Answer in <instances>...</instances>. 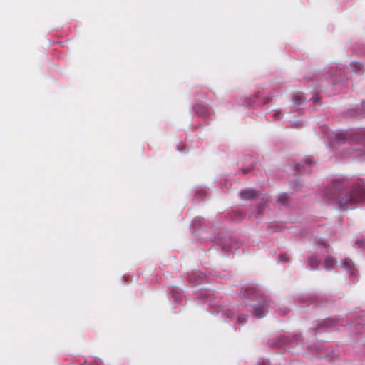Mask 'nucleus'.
<instances>
[{
    "mask_svg": "<svg viewBox=\"0 0 365 365\" xmlns=\"http://www.w3.org/2000/svg\"><path fill=\"white\" fill-rule=\"evenodd\" d=\"M347 184L344 178L336 179L324 189L323 195L329 200H339L341 209H354L365 202V183L363 180H359L349 190H344Z\"/></svg>",
    "mask_w": 365,
    "mask_h": 365,
    "instance_id": "nucleus-1",
    "label": "nucleus"
},
{
    "mask_svg": "<svg viewBox=\"0 0 365 365\" xmlns=\"http://www.w3.org/2000/svg\"><path fill=\"white\" fill-rule=\"evenodd\" d=\"M334 140L338 145H344L348 141L352 146L348 155L361 161L365 160V129L354 132L338 131L334 134Z\"/></svg>",
    "mask_w": 365,
    "mask_h": 365,
    "instance_id": "nucleus-2",
    "label": "nucleus"
},
{
    "mask_svg": "<svg viewBox=\"0 0 365 365\" xmlns=\"http://www.w3.org/2000/svg\"><path fill=\"white\" fill-rule=\"evenodd\" d=\"M301 334L294 336H277L268 341V345L271 347L280 349L287 344H291L299 341Z\"/></svg>",
    "mask_w": 365,
    "mask_h": 365,
    "instance_id": "nucleus-3",
    "label": "nucleus"
},
{
    "mask_svg": "<svg viewBox=\"0 0 365 365\" xmlns=\"http://www.w3.org/2000/svg\"><path fill=\"white\" fill-rule=\"evenodd\" d=\"M240 295L244 299H255L262 296V290L259 286L249 284L242 287Z\"/></svg>",
    "mask_w": 365,
    "mask_h": 365,
    "instance_id": "nucleus-4",
    "label": "nucleus"
},
{
    "mask_svg": "<svg viewBox=\"0 0 365 365\" xmlns=\"http://www.w3.org/2000/svg\"><path fill=\"white\" fill-rule=\"evenodd\" d=\"M327 78H329L330 82L334 85L343 83L347 79L344 70L339 67H331L327 73Z\"/></svg>",
    "mask_w": 365,
    "mask_h": 365,
    "instance_id": "nucleus-5",
    "label": "nucleus"
},
{
    "mask_svg": "<svg viewBox=\"0 0 365 365\" xmlns=\"http://www.w3.org/2000/svg\"><path fill=\"white\" fill-rule=\"evenodd\" d=\"M269 98L262 97L259 93H257L255 96L246 98L245 102L243 103L242 105L245 106V107L255 108L267 103V102H269Z\"/></svg>",
    "mask_w": 365,
    "mask_h": 365,
    "instance_id": "nucleus-6",
    "label": "nucleus"
},
{
    "mask_svg": "<svg viewBox=\"0 0 365 365\" xmlns=\"http://www.w3.org/2000/svg\"><path fill=\"white\" fill-rule=\"evenodd\" d=\"M202 297L205 298L206 302L210 306V309H214L213 312L215 311L217 312V310L222 309L221 307V304L220 303V299H217V296L215 293L212 292H207L202 294Z\"/></svg>",
    "mask_w": 365,
    "mask_h": 365,
    "instance_id": "nucleus-7",
    "label": "nucleus"
},
{
    "mask_svg": "<svg viewBox=\"0 0 365 365\" xmlns=\"http://www.w3.org/2000/svg\"><path fill=\"white\" fill-rule=\"evenodd\" d=\"M219 243L222 249L225 252L230 251L232 249L237 250L239 247L238 242L230 236L219 239Z\"/></svg>",
    "mask_w": 365,
    "mask_h": 365,
    "instance_id": "nucleus-8",
    "label": "nucleus"
},
{
    "mask_svg": "<svg viewBox=\"0 0 365 365\" xmlns=\"http://www.w3.org/2000/svg\"><path fill=\"white\" fill-rule=\"evenodd\" d=\"M269 304L266 302H259L252 306L251 312L254 317L261 319L264 317L267 312V307Z\"/></svg>",
    "mask_w": 365,
    "mask_h": 365,
    "instance_id": "nucleus-9",
    "label": "nucleus"
},
{
    "mask_svg": "<svg viewBox=\"0 0 365 365\" xmlns=\"http://www.w3.org/2000/svg\"><path fill=\"white\" fill-rule=\"evenodd\" d=\"M341 267L349 274L350 277L354 279L358 275L357 269L349 258H345L341 261Z\"/></svg>",
    "mask_w": 365,
    "mask_h": 365,
    "instance_id": "nucleus-10",
    "label": "nucleus"
},
{
    "mask_svg": "<svg viewBox=\"0 0 365 365\" xmlns=\"http://www.w3.org/2000/svg\"><path fill=\"white\" fill-rule=\"evenodd\" d=\"M339 324L340 322L339 318H332L329 319H326L321 323H317L316 325H314V329H318L324 327L327 329H329L332 327H336Z\"/></svg>",
    "mask_w": 365,
    "mask_h": 365,
    "instance_id": "nucleus-11",
    "label": "nucleus"
},
{
    "mask_svg": "<svg viewBox=\"0 0 365 365\" xmlns=\"http://www.w3.org/2000/svg\"><path fill=\"white\" fill-rule=\"evenodd\" d=\"M240 195L242 200H252L258 197V193L252 188H246L240 192Z\"/></svg>",
    "mask_w": 365,
    "mask_h": 365,
    "instance_id": "nucleus-12",
    "label": "nucleus"
},
{
    "mask_svg": "<svg viewBox=\"0 0 365 365\" xmlns=\"http://www.w3.org/2000/svg\"><path fill=\"white\" fill-rule=\"evenodd\" d=\"M193 110L196 115L200 118H206L209 115L210 111L207 108L201 104H196L193 106Z\"/></svg>",
    "mask_w": 365,
    "mask_h": 365,
    "instance_id": "nucleus-13",
    "label": "nucleus"
},
{
    "mask_svg": "<svg viewBox=\"0 0 365 365\" xmlns=\"http://www.w3.org/2000/svg\"><path fill=\"white\" fill-rule=\"evenodd\" d=\"M312 163V160L309 158H307L302 160L300 163H297L295 165V168L298 171L304 170V172L309 173L310 170L308 168V166Z\"/></svg>",
    "mask_w": 365,
    "mask_h": 365,
    "instance_id": "nucleus-14",
    "label": "nucleus"
},
{
    "mask_svg": "<svg viewBox=\"0 0 365 365\" xmlns=\"http://www.w3.org/2000/svg\"><path fill=\"white\" fill-rule=\"evenodd\" d=\"M336 264V259L332 256H328L324 261L322 266L323 268L327 271L334 269Z\"/></svg>",
    "mask_w": 365,
    "mask_h": 365,
    "instance_id": "nucleus-15",
    "label": "nucleus"
},
{
    "mask_svg": "<svg viewBox=\"0 0 365 365\" xmlns=\"http://www.w3.org/2000/svg\"><path fill=\"white\" fill-rule=\"evenodd\" d=\"M205 276L202 272H195L190 274L187 276V279L190 282L198 284L203 280Z\"/></svg>",
    "mask_w": 365,
    "mask_h": 365,
    "instance_id": "nucleus-16",
    "label": "nucleus"
},
{
    "mask_svg": "<svg viewBox=\"0 0 365 365\" xmlns=\"http://www.w3.org/2000/svg\"><path fill=\"white\" fill-rule=\"evenodd\" d=\"M168 294L176 303L181 302L182 299V294L181 292L176 288H170Z\"/></svg>",
    "mask_w": 365,
    "mask_h": 365,
    "instance_id": "nucleus-17",
    "label": "nucleus"
},
{
    "mask_svg": "<svg viewBox=\"0 0 365 365\" xmlns=\"http://www.w3.org/2000/svg\"><path fill=\"white\" fill-rule=\"evenodd\" d=\"M230 217L235 222H240L245 217V214L242 210H232L230 213Z\"/></svg>",
    "mask_w": 365,
    "mask_h": 365,
    "instance_id": "nucleus-18",
    "label": "nucleus"
},
{
    "mask_svg": "<svg viewBox=\"0 0 365 365\" xmlns=\"http://www.w3.org/2000/svg\"><path fill=\"white\" fill-rule=\"evenodd\" d=\"M321 262V259L317 256L312 255L308 257L307 264L312 269H316Z\"/></svg>",
    "mask_w": 365,
    "mask_h": 365,
    "instance_id": "nucleus-19",
    "label": "nucleus"
},
{
    "mask_svg": "<svg viewBox=\"0 0 365 365\" xmlns=\"http://www.w3.org/2000/svg\"><path fill=\"white\" fill-rule=\"evenodd\" d=\"M204 225H205V220L204 218L196 217L191 222V226L194 230L193 232L198 231Z\"/></svg>",
    "mask_w": 365,
    "mask_h": 365,
    "instance_id": "nucleus-20",
    "label": "nucleus"
},
{
    "mask_svg": "<svg viewBox=\"0 0 365 365\" xmlns=\"http://www.w3.org/2000/svg\"><path fill=\"white\" fill-rule=\"evenodd\" d=\"M350 68L352 71L355 73H364L365 69L364 67V64L361 62L358 61H352L350 63Z\"/></svg>",
    "mask_w": 365,
    "mask_h": 365,
    "instance_id": "nucleus-21",
    "label": "nucleus"
},
{
    "mask_svg": "<svg viewBox=\"0 0 365 365\" xmlns=\"http://www.w3.org/2000/svg\"><path fill=\"white\" fill-rule=\"evenodd\" d=\"M217 313H221L222 315L228 320H232L235 318V313L232 310L230 309H220V310H217Z\"/></svg>",
    "mask_w": 365,
    "mask_h": 365,
    "instance_id": "nucleus-22",
    "label": "nucleus"
},
{
    "mask_svg": "<svg viewBox=\"0 0 365 365\" xmlns=\"http://www.w3.org/2000/svg\"><path fill=\"white\" fill-rule=\"evenodd\" d=\"M364 113H365V108L361 109V108H352V109L347 110L346 115L350 117H355V116L362 114Z\"/></svg>",
    "mask_w": 365,
    "mask_h": 365,
    "instance_id": "nucleus-23",
    "label": "nucleus"
},
{
    "mask_svg": "<svg viewBox=\"0 0 365 365\" xmlns=\"http://www.w3.org/2000/svg\"><path fill=\"white\" fill-rule=\"evenodd\" d=\"M348 326L351 328L352 327H354L355 330H356V332H359L362 326H363V323H362V320L361 319H356V322H350Z\"/></svg>",
    "mask_w": 365,
    "mask_h": 365,
    "instance_id": "nucleus-24",
    "label": "nucleus"
},
{
    "mask_svg": "<svg viewBox=\"0 0 365 365\" xmlns=\"http://www.w3.org/2000/svg\"><path fill=\"white\" fill-rule=\"evenodd\" d=\"M248 319V316L247 314H240L237 318V323L239 326H242L245 324Z\"/></svg>",
    "mask_w": 365,
    "mask_h": 365,
    "instance_id": "nucleus-25",
    "label": "nucleus"
},
{
    "mask_svg": "<svg viewBox=\"0 0 365 365\" xmlns=\"http://www.w3.org/2000/svg\"><path fill=\"white\" fill-rule=\"evenodd\" d=\"M304 98L302 96L295 95L293 96L292 101L295 105H300L304 101Z\"/></svg>",
    "mask_w": 365,
    "mask_h": 365,
    "instance_id": "nucleus-26",
    "label": "nucleus"
},
{
    "mask_svg": "<svg viewBox=\"0 0 365 365\" xmlns=\"http://www.w3.org/2000/svg\"><path fill=\"white\" fill-rule=\"evenodd\" d=\"M85 365H103L100 359H91L85 361Z\"/></svg>",
    "mask_w": 365,
    "mask_h": 365,
    "instance_id": "nucleus-27",
    "label": "nucleus"
},
{
    "mask_svg": "<svg viewBox=\"0 0 365 365\" xmlns=\"http://www.w3.org/2000/svg\"><path fill=\"white\" fill-rule=\"evenodd\" d=\"M277 201L282 204H285L287 201V197L286 195H280L277 200Z\"/></svg>",
    "mask_w": 365,
    "mask_h": 365,
    "instance_id": "nucleus-28",
    "label": "nucleus"
},
{
    "mask_svg": "<svg viewBox=\"0 0 365 365\" xmlns=\"http://www.w3.org/2000/svg\"><path fill=\"white\" fill-rule=\"evenodd\" d=\"M252 169H253V165H249V166H247L246 168L240 169V171L242 172L243 173H248L249 172L252 170Z\"/></svg>",
    "mask_w": 365,
    "mask_h": 365,
    "instance_id": "nucleus-29",
    "label": "nucleus"
},
{
    "mask_svg": "<svg viewBox=\"0 0 365 365\" xmlns=\"http://www.w3.org/2000/svg\"><path fill=\"white\" fill-rule=\"evenodd\" d=\"M264 205H259L256 209L257 215H259L260 213H262L264 210Z\"/></svg>",
    "mask_w": 365,
    "mask_h": 365,
    "instance_id": "nucleus-30",
    "label": "nucleus"
},
{
    "mask_svg": "<svg viewBox=\"0 0 365 365\" xmlns=\"http://www.w3.org/2000/svg\"><path fill=\"white\" fill-rule=\"evenodd\" d=\"M278 259L279 261H282V262H288L289 261L288 257H287L285 255H279Z\"/></svg>",
    "mask_w": 365,
    "mask_h": 365,
    "instance_id": "nucleus-31",
    "label": "nucleus"
},
{
    "mask_svg": "<svg viewBox=\"0 0 365 365\" xmlns=\"http://www.w3.org/2000/svg\"><path fill=\"white\" fill-rule=\"evenodd\" d=\"M256 365H269V361L263 359L261 361H258Z\"/></svg>",
    "mask_w": 365,
    "mask_h": 365,
    "instance_id": "nucleus-32",
    "label": "nucleus"
},
{
    "mask_svg": "<svg viewBox=\"0 0 365 365\" xmlns=\"http://www.w3.org/2000/svg\"><path fill=\"white\" fill-rule=\"evenodd\" d=\"M302 122L301 121H296L294 123V124L292 125L293 128H299L302 127Z\"/></svg>",
    "mask_w": 365,
    "mask_h": 365,
    "instance_id": "nucleus-33",
    "label": "nucleus"
},
{
    "mask_svg": "<svg viewBox=\"0 0 365 365\" xmlns=\"http://www.w3.org/2000/svg\"><path fill=\"white\" fill-rule=\"evenodd\" d=\"M356 244L357 245L358 247H361L364 245V242L363 240H356Z\"/></svg>",
    "mask_w": 365,
    "mask_h": 365,
    "instance_id": "nucleus-34",
    "label": "nucleus"
},
{
    "mask_svg": "<svg viewBox=\"0 0 365 365\" xmlns=\"http://www.w3.org/2000/svg\"><path fill=\"white\" fill-rule=\"evenodd\" d=\"M288 310L287 309H279V313L282 315H285L287 313Z\"/></svg>",
    "mask_w": 365,
    "mask_h": 365,
    "instance_id": "nucleus-35",
    "label": "nucleus"
},
{
    "mask_svg": "<svg viewBox=\"0 0 365 365\" xmlns=\"http://www.w3.org/2000/svg\"><path fill=\"white\" fill-rule=\"evenodd\" d=\"M322 129L323 132L325 133V135L329 136V128L327 127L322 126Z\"/></svg>",
    "mask_w": 365,
    "mask_h": 365,
    "instance_id": "nucleus-36",
    "label": "nucleus"
},
{
    "mask_svg": "<svg viewBox=\"0 0 365 365\" xmlns=\"http://www.w3.org/2000/svg\"><path fill=\"white\" fill-rule=\"evenodd\" d=\"M274 116L276 118H279L280 116H281V113L279 110H276L274 111Z\"/></svg>",
    "mask_w": 365,
    "mask_h": 365,
    "instance_id": "nucleus-37",
    "label": "nucleus"
},
{
    "mask_svg": "<svg viewBox=\"0 0 365 365\" xmlns=\"http://www.w3.org/2000/svg\"><path fill=\"white\" fill-rule=\"evenodd\" d=\"M312 99L313 100L314 103H317L319 101V97L317 96H314L312 98Z\"/></svg>",
    "mask_w": 365,
    "mask_h": 365,
    "instance_id": "nucleus-38",
    "label": "nucleus"
},
{
    "mask_svg": "<svg viewBox=\"0 0 365 365\" xmlns=\"http://www.w3.org/2000/svg\"><path fill=\"white\" fill-rule=\"evenodd\" d=\"M204 193L205 192L202 190V191H199V192H196V195H204Z\"/></svg>",
    "mask_w": 365,
    "mask_h": 365,
    "instance_id": "nucleus-39",
    "label": "nucleus"
},
{
    "mask_svg": "<svg viewBox=\"0 0 365 365\" xmlns=\"http://www.w3.org/2000/svg\"><path fill=\"white\" fill-rule=\"evenodd\" d=\"M178 150L180 151V152H182L184 150L182 148H181L180 146L178 147Z\"/></svg>",
    "mask_w": 365,
    "mask_h": 365,
    "instance_id": "nucleus-40",
    "label": "nucleus"
},
{
    "mask_svg": "<svg viewBox=\"0 0 365 365\" xmlns=\"http://www.w3.org/2000/svg\"><path fill=\"white\" fill-rule=\"evenodd\" d=\"M361 106H362L363 107H365V101H363V102L361 103Z\"/></svg>",
    "mask_w": 365,
    "mask_h": 365,
    "instance_id": "nucleus-41",
    "label": "nucleus"
}]
</instances>
